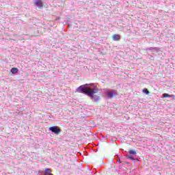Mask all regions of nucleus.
Here are the masks:
<instances>
[{"label":"nucleus","mask_w":175,"mask_h":175,"mask_svg":"<svg viewBox=\"0 0 175 175\" xmlns=\"http://www.w3.org/2000/svg\"><path fill=\"white\" fill-rule=\"evenodd\" d=\"M85 85H88V84L79 86L77 89V92L85 94V95L90 96V98H92V99H95V96L94 95V94H98V92H99V89L98 88V87L95 86L94 88L91 89V88L85 87Z\"/></svg>","instance_id":"1"},{"label":"nucleus","mask_w":175,"mask_h":175,"mask_svg":"<svg viewBox=\"0 0 175 175\" xmlns=\"http://www.w3.org/2000/svg\"><path fill=\"white\" fill-rule=\"evenodd\" d=\"M11 73H13V75H16V73H18V68H14V67L11 68Z\"/></svg>","instance_id":"6"},{"label":"nucleus","mask_w":175,"mask_h":175,"mask_svg":"<svg viewBox=\"0 0 175 175\" xmlns=\"http://www.w3.org/2000/svg\"><path fill=\"white\" fill-rule=\"evenodd\" d=\"M143 92H144L147 95H148V94H150V91H148V89H147V88L144 89Z\"/></svg>","instance_id":"9"},{"label":"nucleus","mask_w":175,"mask_h":175,"mask_svg":"<svg viewBox=\"0 0 175 175\" xmlns=\"http://www.w3.org/2000/svg\"><path fill=\"white\" fill-rule=\"evenodd\" d=\"M163 97H164V98H172V96H170V94H169L164 93L163 94Z\"/></svg>","instance_id":"8"},{"label":"nucleus","mask_w":175,"mask_h":175,"mask_svg":"<svg viewBox=\"0 0 175 175\" xmlns=\"http://www.w3.org/2000/svg\"><path fill=\"white\" fill-rule=\"evenodd\" d=\"M129 153L132 155H136V150H129Z\"/></svg>","instance_id":"7"},{"label":"nucleus","mask_w":175,"mask_h":175,"mask_svg":"<svg viewBox=\"0 0 175 175\" xmlns=\"http://www.w3.org/2000/svg\"><path fill=\"white\" fill-rule=\"evenodd\" d=\"M34 6H36L38 9H43V1L42 0H36L33 2Z\"/></svg>","instance_id":"3"},{"label":"nucleus","mask_w":175,"mask_h":175,"mask_svg":"<svg viewBox=\"0 0 175 175\" xmlns=\"http://www.w3.org/2000/svg\"><path fill=\"white\" fill-rule=\"evenodd\" d=\"M116 95H117V91L116 90H112L107 92V96L109 98H113L114 96H116Z\"/></svg>","instance_id":"4"},{"label":"nucleus","mask_w":175,"mask_h":175,"mask_svg":"<svg viewBox=\"0 0 175 175\" xmlns=\"http://www.w3.org/2000/svg\"><path fill=\"white\" fill-rule=\"evenodd\" d=\"M128 159H133V157L132 156H129V157H128Z\"/></svg>","instance_id":"10"},{"label":"nucleus","mask_w":175,"mask_h":175,"mask_svg":"<svg viewBox=\"0 0 175 175\" xmlns=\"http://www.w3.org/2000/svg\"><path fill=\"white\" fill-rule=\"evenodd\" d=\"M154 50L157 49V48H153Z\"/></svg>","instance_id":"11"},{"label":"nucleus","mask_w":175,"mask_h":175,"mask_svg":"<svg viewBox=\"0 0 175 175\" xmlns=\"http://www.w3.org/2000/svg\"><path fill=\"white\" fill-rule=\"evenodd\" d=\"M112 40L115 42H118L120 40V35L118 34H114L112 36Z\"/></svg>","instance_id":"5"},{"label":"nucleus","mask_w":175,"mask_h":175,"mask_svg":"<svg viewBox=\"0 0 175 175\" xmlns=\"http://www.w3.org/2000/svg\"><path fill=\"white\" fill-rule=\"evenodd\" d=\"M49 131H51V132L55 133V135H59L61 129H59L58 126H51L49 129Z\"/></svg>","instance_id":"2"}]
</instances>
